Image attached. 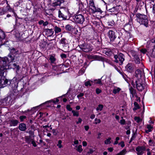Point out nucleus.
Segmentation results:
<instances>
[{"mask_svg":"<svg viewBox=\"0 0 155 155\" xmlns=\"http://www.w3.org/2000/svg\"><path fill=\"white\" fill-rule=\"evenodd\" d=\"M137 17V20L140 24L143 25L146 27L148 26V21L146 15L139 13L136 15Z\"/></svg>","mask_w":155,"mask_h":155,"instance_id":"obj_1","label":"nucleus"},{"mask_svg":"<svg viewBox=\"0 0 155 155\" xmlns=\"http://www.w3.org/2000/svg\"><path fill=\"white\" fill-rule=\"evenodd\" d=\"M132 84L134 87H136L139 91H142L144 89L145 85L143 83L141 79H137L134 83L132 81Z\"/></svg>","mask_w":155,"mask_h":155,"instance_id":"obj_2","label":"nucleus"},{"mask_svg":"<svg viewBox=\"0 0 155 155\" xmlns=\"http://www.w3.org/2000/svg\"><path fill=\"white\" fill-rule=\"evenodd\" d=\"M114 58L115 61L118 63L120 65H121L124 60V56L121 53H119L117 55H114Z\"/></svg>","mask_w":155,"mask_h":155,"instance_id":"obj_3","label":"nucleus"},{"mask_svg":"<svg viewBox=\"0 0 155 155\" xmlns=\"http://www.w3.org/2000/svg\"><path fill=\"white\" fill-rule=\"evenodd\" d=\"M80 47L84 52H88L91 51L92 49V48L88 44H84L80 45Z\"/></svg>","mask_w":155,"mask_h":155,"instance_id":"obj_4","label":"nucleus"},{"mask_svg":"<svg viewBox=\"0 0 155 155\" xmlns=\"http://www.w3.org/2000/svg\"><path fill=\"white\" fill-rule=\"evenodd\" d=\"M74 19L76 23L81 24H82L85 21L84 18L82 15H75Z\"/></svg>","mask_w":155,"mask_h":155,"instance_id":"obj_5","label":"nucleus"},{"mask_svg":"<svg viewBox=\"0 0 155 155\" xmlns=\"http://www.w3.org/2000/svg\"><path fill=\"white\" fill-rule=\"evenodd\" d=\"M8 82V80L5 78L4 76L0 74V86L5 87Z\"/></svg>","mask_w":155,"mask_h":155,"instance_id":"obj_6","label":"nucleus"},{"mask_svg":"<svg viewBox=\"0 0 155 155\" xmlns=\"http://www.w3.org/2000/svg\"><path fill=\"white\" fill-rule=\"evenodd\" d=\"M8 60V58L6 57L2 59V61L1 62V64H2V66L3 67H1L0 68V71L3 70L7 68L6 67L9 62Z\"/></svg>","mask_w":155,"mask_h":155,"instance_id":"obj_7","label":"nucleus"},{"mask_svg":"<svg viewBox=\"0 0 155 155\" xmlns=\"http://www.w3.org/2000/svg\"><path fill=\"white\" fill-rule=\"evenodd\" d=\"M146 149L145 147L142 146L138 147L136 149V151H137V153L138 155H142L143 153V152Z\"/></svg>","mask_w":155,"mask_h":155,"instance_id":"obj_8","label":"nucleus"},{"mask_svg":"<svg viewBox=\"0 0 155 155\" xmlns=\"http://www.w3.org/2000/svg\"><path fill=\"white\" fill-rule=\"evenodd\" d=\"M89 4L91 6L93 7V8H92L91 10L93 13H94L97 12H99L101 10L99 8H96L94 4L93 0H91L89 1Z\"/></svg>","mask_w":155,"mask_h":155,"instance_id":"obj_9","label":"nucleus"},{"mask_svg":"<svg viewBox=\"0 0 155 155\" xmlns=\"http://www.w3.org/2000/svg\"><path fill=\"white\" fill-rule=\"evenodd\" d=\"M108 35L110 41H113L116 38L114 32L112 30L108 31Z\"/></svg>","mask_w":155,"mask_h":155,"instance_id":"obj_10","label":"nucleus"},{"mask_svg":"<svg viewBox=\"0 0 155 155\" xmlns=\"http://www.w3.org/2000/svg\"><path fill=\"white\" fill-rule=\"evenodd\" d=\"M8 122L10 126H16L18 123V121L17 120L12 119L9 120Z\"/></svg>","mask_w":155,"mask_h":155,"instance_id":"obj_11","label":"nucleus"},{"mask_svg":"<svg viewBox=\"0 0 155 155\" xmlns=\"http://www.w3.org/2000/svg\"><path fill=\"white\" fill-rule=\"evenodd\" d=\"M19 128L21 131H25L27 129L25 124L24 123L20 124L19 125Z\"/></svg>","mask_w":155,"mask_h":155,"instance_id":"obj_12","label":"nucleus"},{"mask_svg":"<svg viewBox=\"0 0 155 155\" xmlns=\"http://www.w3.org/2000/svg\"><path fill=\"white\" fill-rule=\"evenodd\" d=\"M135 76L137 78V79H141L140 78L141 76V72L140 70L138 69L136 71H135Z\"/></svg>","mask_w":155,"mask_h":155,"instance_id":"obj_13","label":"nucleus"},{"mask_svg":"<svg viewBox=\"0 0 155 155\" xmlns=\"http://www.w3.org/2000/svg\"><path fill=\"white\" fill-rule=\"evenodd\" d=\"M126 69L128 72H131L132 71L133 68L131 64L129 63L125 67Z\"/></svg>","mask_w":155,"mask_h":155,"instance_id":"obj_14","label":"nucleus"},{"mask_svg":"<svg viewBox=\"0 0 155 155\" xmlns=\"http://www.w3.org/2000/svg\"><path fill=\"white\" fill-rule=\"evenodd\" d=\"M92 58L96 60L103 61H104V59L102 57L94 55L92 56Z\"/></svg>","mask_w":155,"mask_h":155,"instance_id":"obj_15","label":"nucleus"},{"mask_svg":"<svg viewBox=\"0 0 155 155\" xmlns=\"http://www.w3.org/2000/svg\"><path fill=\"white\" fill-rule=\"evenodd\" d=\"M58 16L59 18H61L63 19H66L67 18V16L65 14H63L60 10L58 11Z\"/></svg>","mask_w":155,"mask_h":155,"instance_id":"obj_16","label":"nucleus"},{"mask_svg":"<svg viewBox=\"0 0 155 155\" xmlns=\"http://www.w3.org/2000/svg\"><path fill=\"white\" fill-rule=\"evenodd\" d=\"M121 90V89L120 88L115 87H114L113 89V92L114 94H116L118 93Z\"/></svg>","mask_w":155,"mask_h":155,"instance_id":"obj_17","label":"nucleus"},{"mask_svg":"<svg viewBox=\"0 0 155 155\" xmlns=\"http://www.w3.org/2000/svg\"><path fill=\"white\" fill-rule=\"evenodd\" d=\"M75 149L76 150H77L79 153H81L83 150L82 146L81 145H80L79 146H75Z\"/></svg>","mask_w":155,"mask_h":155,"instance_id":"obj_18","label":"nucleus"},{"mask_svg":"<svg viewBox=\"0 0 155 155\" xmlns=\"http://www.w3.org/2000/svg\"><path fill=\"white\" fill-rule=\"evenodd\" d=\"M25 141L28 143H29L31 142L33 139H31L30 136H26L25 137Z\"/></svg>","mask_w":155,"mask_h":155,"instance_id":"obj_19","label":"nucleus"},{"mask_svg":"<svg viewBox=\"0 0 155 155\" xmlns=\"http://www.w3.org/2000/svg\"><path fill=\"white\" fill-rule=\"evenodd\" d=\"M5 38V34L2 31H0V45L1 44V41L2 40Z\"/></svg>","mask_w":155,"mask_h":155,"instance_id":"obj_20","label":"nucleus"},{"mask_svg":"<svg viewBox=\"0 0 155 155\" xmlns=\"http://www.w3.org/2000/svg\"><path fill=\"white\" fill-rule=\"evenodd\" d=\"M67 41L66 39L64 38H62L61 39L60 41V43L61 44H63L64 45L66 44Z\"/></svg>","mask_w":155,"mask_h":155,"instance_id":"obj_21","label":"nucleus"},{"mask_svg":"<svg viewBox=\"0 0 155 155\" xmlns=\"http://www.w3.org/2000/svg\"><path fill=\"white\" fill-rule=\"evenodd\" d=\"M129 90L130 92V94H132L133 97H134V96L135 95L136 92L135 90H134L132 87H131L130 88Z\"/></svg>","mask_w":155,"mask_h":155,"instance_id":"obj_22","label":"nucleus"},{"mask_svg":"<svg viewBox=\"0 0 155 155\" xmlns=\"http://www.w3.org/2000/svg\"><path fill=\"white\" fill-rule=\"evenodd\" d=\"M93 83V81H91L90 80H89L88 81H86L85 82L84 84L85 86L86 87L88 86H91L92 84Z\"/></svg>","mask_w":155,"mask_h":155,"instance_id":"obj_23","label":"nucleus"},{"mask_svg":"<svg viewBox=\"0 0 155 155\" xmlns=\"http://www.w3.org/2000/svg\"><path fill=\"white\" fill-rule=\"evenodd\" d=\"M54 30L56 33H59L61 31V29L59 27L56 26L54 27Z\"/></svg>","mask_w":155,"mask_h":155,"instance_id":"obj_24","label":"nucleus"},{"mask_svg":"<svg viewBox=\"0 0 155 155\" xmlns=\"http://www.w3.org/2000/svg\"><path fill=\"white\" fill-rule=\"evenodd\" d=\"M61 4V1L59 0L57 1L56 2L52 3V5L54 6L60 5Z\"/></svg>","mask_w":155,"mask_h":155,"instance_id":"obj_25","label":"nucleus"},{"mask_svg":"<svg viewBox=\"0 0 155 155\" xmlns=\"http://www.w3.org/2000/svg\"><path fill=\"white\" fill-rule=\"evenodd\" d=\"M103 105L102 104H100L98 105V107H97L96 108V110L97 111H101L102 110L103 108Z\"/></svg>","mask_w":155,"mask_h":155,"instance_id":"obj_26","label":"nucleus"},{"mask_svg":"<svg viewBox=\"0 0 155 155\" xmlns=\"http://www.w3.org/2000/svg\"><path fill=\"white\" fill-rule=\"evenodd\" d=\"M134 107L133 108V110H136L140 108L138 104V103L136 102H135L134 103Z\"/></svg>","mask_w":155,"mask_h":155,"instance_id":"obj_27","label":"nucleus"},{"mask_svg":"<svg viewBox=\"0 0 155 155\" xmlns=\"http://www.w3.org/2000/svg\"><path fill=\"white\" fill-rule=\"evenodd\" d=\"M62 143V140H59L58 141V143H57V146L59 148H61L63 147L61 143Z\"/></svg>","mask_w":155,"mask_h":155,"instance_id":"obj_28","label":"nucleus"},{"mask_svg":"<svg viewBox=\"0 0 155 155\" xmlns=\"http://www.w3.org/2000/svg\"><path fill=\"white\" fill-rule=\"evenodd\" d=\"M71 112L73 113V115L74 116L78 117L79 115V112L78 111H75L74 110H72Z\"/></svg>","mask_w":155,"mask_h":155,"instance_id":"obj_29","label":"nucleus"},{"mask_svg":"<svg viewBox=\"0 0 155 155\" xmlns=\"http://www.w3.org/2000/svg\"><path fill=\"white\" fill-rule=\"evenodd\" d=\"M66 29L69 31H71L73 29V27L70 25H68L66 26Z\"/></svg>","mask_w":155,"mask_h":155,"instance_id":"obj_30","label":"nucleus"},{"mask_svg":"<svg viewBox=\"0 0 155 155\" xmlns=\"http://www.w3.org/2000/svg\"><path fill=\"white\" fill-rule=\"evenodd\" d=\"M122 76L123 78L128 83V82L129 79V78L125 74H122Z\"/></svg>","mask_w":155,"mask_h":155,"instance_id":"obj_31","label":"nucleus"},{"mask_svg":"<svg viewBox=\"0 0 155 155\" xmlns=\"http://www.w3.org/2000/svg\"><path fill=\"white\" fill-rule=\"evenodd\" d=\"M50 60L51 63H53L55 61L56 59L52 55H51L50 58Z\"/></svg>","mask_w":155,"mask_h":155,"instance_id":"obj_32","label":"nucleus"},{"mask_svg":"<svg viewBox=\"0 0 155 155\" xmlns=\"http://www.w3.org/2000/svg\"><path fill=\"white\" fill-rule=\"evenodd\" d=\"M147 128L148 129L147 131L150 132L152 131L153 127L150 125L148 124L147 125Z\"/></svg>","mask_w":155,"mask_h":155,"instance_id":"obj_33","label":"nucleus"},{"mask_svg":"<svg viewBox=\"0 0 155 155\" xmlns=\"http://www.w3.org/2000/svg\"><path fill=\"white\" fill-rule=\"evenodd\" d=\"M134 119L137 123H139L141 121V120L139 117H134Z\"/></svg>","mask_w":155,"mask_h":155,"instance_id":"obj_34","label":"nucleus"},{"mask_svg":"<svg viewBox=\"0 0 155 155\" xmlns=\"http://www.w3.org/2000/svg\"><path fill=\"white\" fill-rule=\"evenodd\" d=\"M111 140V138H109L106 140H105L104 141V143L106 144H109L110 143V140Z\"/></svg>","mask_w":155,"mask_h":155,"instance_id":"obj_35","label":"nucleus"},{"mask_svg":"<svg viewBox=\"0 0 155 155\" xmlns=\"http://www.w3.org/2000/svg\"><path fill=\"white\" fill-rule=\"evenodd\" d=\"M26 118V117L25 116H21L19 117V119L21 122L23 121Z\"/></svg>","mask_w":155,"mask_h":155,"instance_id":"obj_36","label":"nucleus"},{"mask_svg":"<svg viewBox=\"0 0 155 155\" xmlns=\"http://www.w3.org/2000/svg\"><path fill=\"white\" fill-rule=\"evenodd\" d=\"M94 81L96 83L102 84L101 81L100 79H98V80H94Z\"/></svg>","mask_w":155,"mask_h":155,"instance_id":"obj_37","label":"nucleus"},{"mask_svg":"<svg viewBox=\"0 0 155 155\" xmlns=\"http://www.w3.org/2000/svg\"><path fill=\"white\" fill-rule=\"evenodd\" d=\"M135 58H136V60L135 61V62L139 64L140 63V59L138 57V56L137 55H136L135 56Z\"/></svg>","mask_w":155,"mask_h":155,"instance_id":"obj_38","label":"nucleus"},{"mask_svg":"<svg viewBox=\"0 0 155 155\" xmlns=\"http://www.w3.org/2000/svg\"><path fill=\"white\" fill-rule=\"evenodd\" d=\"M94 120L95 122L94 123L96 124L98 123H100L101 122V120L100 119H97V118H96Z\"/></svg>","mask_w":155,"mask_h":155,"instance_id":"obj_39","label":"nucleus"},{"mask_svg":"<svg viewBox=\"0 0 155 155\" xmlns=\"http://www.w3.org/2000/svg\"><path fill=\"white\" fill-rule=\"evenodd\" d=\"M67 109L69 111H72V108L71 107V106L70 105H68L66 106Z\"/></svg>","mask_w":155,"mask_h":155,"instance_id":"obj_40","label":"nucleus"},{"mask_svg":"<svg viewBox=\"0 0 155 155\" xmlns=\"http://www.w3.org/2000/svg\"><path fill=\"white\" fill-rule=\"evenodd\" d=\"M125 123V120L124 119H122L120 120V123L121 124V125H124V124Z\"/></svg>","mask_w":155,"mask_h":155,"instance_id":"obj_41","label":"nucleus"},{"mask_svg":"<svg viewBox=\"0 0 155 155\" xmlns=\"http://www.w3.org/2000/svg\"><path fill=\"white\" fill-rule=\"evenodd\" d=\"M8 56L10 58L11 61L12 62L14 60V58L11 55H9Z\"/></svg>","mask_w":155,"mask_h":155,"instance_id":"obj_42","label":"nucleus"},{"mask_svg":"<svg viewBox=\"0 0 155 155\" xmlns=\"http://www.w3.org/2000/svg\"><path fill=\"white\" fill-rule=\"evenodd\" d=\"M47 31L49 32V35L50 36L52 35L53 33V31L52 29H48Z\"/></svg>","mask_w":155,"mask_h":155,"instance_id":"obj_43","label":"nucleus"},{"mask_svg":"<svg viewBox=\"0 0 155 155\" xmlns=\"http://www.w3.org/2000/svg\"><path fill=\"white\" fill-rule=\"evenodd\" d=\"M140 51L143 54H145L146 53L147 51L145 49H142L140 50Z\"/></svg>","mask_w":155,"mask_h":155,"instance_id":"obj_44","label":"nucleus"},{"mask_svg":"<svg viewBox=\"0 0 155 155\" xmlns=\"http://www.w3.org/2000/svg\"><path fill=\"white\" fill-rule=\"evenodd\" d=\"M19 66H17V64H15L14 63L13 64V68H17V69H18Z\"/></svg>","mask_w":155,"mask_h":155,"instance_id":"obj_45","label":"nucleus"},{"mask_svg":"<svg viewBox=\"0 0 155 155\" xmlns=\"http://www.w3.org/2000/svg\"><path fill=\"white\" fill-rule=\"evenodd\" d=\"M119 140V138L118 137H116V140L115 141L114 144H117L118 143V141Z\"/></svg>","mask_w":155,"mask_h":155,"instance_id":"obj_46","label":"nucleus"},{"mask_svg":"<svg viewBox=\"0 0 155 155\" xmlns=\"http://www.w3.org/2000/svg\"><path fill=\"white\" fill-rule=\"evenodd\" d=\"M96 91V93L97 94H100L101 92V90L99 88H97Z\"/></svg>","mask_w":155,"mask_h":155,"instance_id":"obj_47","label":"nucleus"},{"mask_svg":"<svg viewBox=\"0 0 155 155\" xmlns=\"http://www.w3.org/2000/svg\"><path fill=\"white\" fill-rule=\"evenodd\" d=\"M82 121V119L80 118H78V121H76V123L77 124H78L79 123H81Z\"/></svg>","mask_w":155,"mask_h":155,"instance_id":"obj_48","label":"nucleus"},{"mask_svg":"<svg viewBox=\"0 0 155 155\" xmlns=\"http://www.w3.org/2000/svg\"><path fill=\"white\" fill-rule=\"evenodd\" d=\"M84 95V94L83 93H80L79 94L77 95V97L78 98L80 97H83Z\"/></svg>","mask_w":155,"mask_h":155,"instance_id":"obj_49","label":"nucleus"},{"mask_svg":"<svg viewBox=\"0 0 155 155\" xmlns=\"http://www.w3.org/2000/svg\"><path fill=\"white\" fill-rule=\"evenodd\" d=\"M31 143L33 145L34 147H36L37 146V144H36V143H35V141H34V140H32L31 141Z\"/></svg>","mask_w":155,"mask_h":155,"instance_id":"obj_50","label":"nucleus"},{"mask_svg":"<svg viewBox=\"0 0 155 155\" xmlns=\"http://www.w3.org/2000/svg\"><path fill=\"white\" fill-rule=\"evenodd\" d=\"M119 144L120 146L122 147H124V146H125V145L124 144V143L123 141H122Z\"/></svg>","mask_w":155,"mask_h":155,"instance_id":"obj_51","label":"nucleus"},{"mask_svg":"<svg viewBox=\"0 0 155 155\" xmlns=\"http://www.w3.org/2000/svg\"><path fill=\"white\" fill-rule=\"evenodd\" d=\"M84 72V69H81V70L79 71V73H81V74H83Z\"/></svg>","mask_w":155,"mask_h":155,"instance_id":"obj_52","label":"nucleus"},{"mask_svg":"<svg viewBox=\"0 0 155 155\" xmlns=\"http://www.w3.org/2000/svg\"><path fill=\"white\" fill-rule=\"evenodd\" d=\"M59 100H58V99L57 98L56 99H54L53 101V102L54 103H57L58 102H59Z\"/></svg>","mask_w":155,"mask_h":155,"instance_id":"obj_53","label":"nucleus"},{"mask_svg":"<svg viewBox=\"0 0 155 155\" xmlns=\"http://www.w3.org/2000/svg\"><path fill=\"white\" fill-rule=\"evenodd\" d=\"M94 150L92 149H90L89 150V152H88V153L89 154H92L94 152Z\"/></svg>","mask_w":155,"mask_h":155,"instance_id":"obj_54","label":"nucleus"},{"mask_svg":"<svg viewBox=\"0 0 155 155\" xmlns=\"http://www.w3.org/2000/svg\"><path fill=\"white\" fill-rule=\"evenodd\" d=\"M82 144L83 146H86L87 145V143L86 141H84L82 142Z\"/></svg>","mask_w":155,"mask_h":155,"instance_id":"obj_55","label":"nucleus"},{"mask_svg":"<svg viewBox=\"0 0 155 155\" xmlns=\"http://www.w3.org/2000/svg\"><path fill=\"white\" fill-rule=\"evenodd\" d=\"M153 12L154 14H155V5H153Z\"/></svg>","mask_w":155,"mask_h":155,"instance_id":"obj_56","label":"nucleus"},{"mask_svg":"<svg viewBox=\"0 0 155 155\" xmlns=\"http://www.w3.org/2000/svg\"><path fill=\"white\" fill-rule=\"evenodd\" d=\"M61 56L62 58H65L66 57V55L65 54H62L61 55Z\"/></svg>","mask_w":155,"mask_h":155,"instance_id":"obj_57","label":"nucleus"},{"mask_svg":"<svg viewBox=\"0 0 155 155\" xmlns=\"http://www.w3.org/2000/svg\"><path fill=\"white\" fill-rule=\"evenodd\" d=\"M95 117V115L94 114H92L90 116V118L91 119H94Z\"/></svg>","mask_w":155,"mask_h":155,"instance_id":"obj_58","label":"nucleus"},{"mask_svg":"<svg viewBox=\"0 0 155 155\" xmlns=\"http://www.w3.org/2000/svg\"><path fill=\"white\" fill-rule=\"evenodd\" d=\"M74 144H77L78 143V141L77 140H75L74 141Z\"/></svg>","mask_w":155,"mask_h":155,"instance_id":"obj_59","label":"nucleus"},{"mask_svg":"<svg viewBox=\"0 0 155 155\" xmlns=\"http://www.w3.org/2000/svg\"><path fill=\"white\" fill-rule=\"evenodd\" d=\"M84 128L85 130L87 131L89 129V127L88 126H84Z\"/></svg>","mask_w":155,"mask_h":155,"instance_id":"obj_60","label":"nucleus"},{"mask_svg":"<svg viewBox=\"0 0 155 155\" xmlns=\"http://www.w3.org/2000/svg\"><path fill=\"white\" fill-rule=\"evenodd\" d=\"M152 140H150L149 141V144L150 146L152 145Z\"/></svg>","mask_w":155,"mask_h":155,"instance_id":"obj_61","label":"nucleus"},{"mask_svg":"<svg viewBox=\"0 0 155 155\" xmlns=\"http://www.w3.org/2000/svg\"><path fill=\"white\" fill-rule=\"evenodd\" d=\"M52 132H53V133L54 135H55L57 134V133L56 132V130H54V129L53 130Z\"/></svg>","mask_w":155,"mask_h":155,"instance_id":"obj_62","label":"nucleus"},{"mask_svg":"<svg viewBox=\"0 0 155 155\" xmlns=\"http://www.w3.org/2000/svg\"><path fill=\"white\" fill-rule=\"evenodd\" d=\"M44 21L43 20H41L39 22V24L40 25H41L42 24L43 25Z\"/></svg>","mask_w":155,"mask_h":155,"instance_id":"obj_63","label":"nucleus"},{"mask_svg":"<svg viewBox=\"0 0 155 155\" xmlns=\"http://www.w3.org/2000/svg\"><path fill=\"white\" fill-rule=\"evenodd\" d=\"M48 24V22L47 21L44 22L43 23V26H46Z\"/></svg>","mask_w":155,"mask_h":155,"instance_id":"obj_64","label":"nucleus"}]
</instances>
